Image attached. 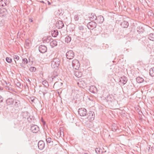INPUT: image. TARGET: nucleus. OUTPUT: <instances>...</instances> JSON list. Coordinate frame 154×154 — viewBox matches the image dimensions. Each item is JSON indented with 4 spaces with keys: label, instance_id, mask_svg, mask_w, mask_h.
Returning a JSON list of instances; mask_svg holds the SVG:
<instances>
[{
    "label": "nucleus",
    "instance_id": "1",
    "mask_svg": "<svg viewBox=\"0 0 154 154\" xmlns=\"http://www.w3.org/2000/svg\"><path fill=\"white\" fill-rule=\"evenodd\" d=\"M60 59L55 57L51 61V66L52 68L55 69H58L59 68V66L60 63Z\"/></svg>",
    "mask_w": 154,
    "mask_h": 154
},
{
    "label": "nucleus",
    "instance_id": "2",
    "mask_svg": "<svg viewBox=\"0 0 154 154\" xmlns=\"http://www.w3.org/2000/svg\"><path fill=\"white\" fill-rule=\"evenodd\" d=\"M72 65L73 68L75 69H78L80 67V63L77 60H73L72 62Z\"/></svg>",
    "mask_w": 154,
    "mask_h": 154
},
{
    "label": "nucleus",
    "instance_id": "3",
    "mask_svg": "<svg viewBox=\"0 0 154 154\" xmlns=\"http://www.w3.org/2000/svg\"><path fill=\"white\" fill-rule=\"evenodd\" d=\"M78 112L81 116H84L88 114L87 110L85 108H81L79 109Z\"/></svg>",
    "mask_w": 154,
    "mask_h": 154
},
{
    "label": "nucleus",
    "instance_id": "4",
    "mask_svg": "<svg viewBox=\"0 0 154 154\" xmlns=\"http://www.w3.org/2000/svg\"><path fill=\"white\" fill-rule=\"evenodd\" d=\"M83 15L80 12L76 13L74 14V19L76 21L81 20L82 18Z\"/></svg>",
    "mask_w": 154,
    "mask_h": 154
},
{
    "label": "nucleus",
    "instance_id": "5",
    "mask_svg": "<svg viewBox=\"0 0 154 154\" xmlns=\"http://www.w3.org/2000/svg\"><path fill=\"white\" fill-rule=\"evenodd\" d=\"M87 114L88 115L87 119L90 122L91 121L94 120L95 117V114L93 111H89Z\"/></svg>",
    "mask_w": 154,
    "mask_h": 154
},
{
    "label": "nucleus",
    "instance_id": "6",
    "mask_svg": "<svg viewBox=\"0 0 154 154\" xmlns=\"http://www.w3.org/2000/svg\"><path fill=\"white\" fill-rule=\"evenodd\" d=\"M66 56L67 59L69 60L72 59L74 57V53L72 51L69 50L66 52Z\"/></svg>",
    "mask_w": 154,
    "mask_h": 154
},
{
    "label": "nucleus",
    "instance_id": "7",
    "mask_svg": "<svg viewBox=\"0 0 154 154\" xmlns=\"http://www.w3.org/2000/svg\"><path fill=\"white\" fill-rule=\"evenodd\" d=\"M97 26V24L95 22L92 21L88 23L87 25V27L89 29H93L95 28Z\"/></svg>",
    "mask_w": 154,
    "mask_h": 154
},
{
    "label": "nucleus",
    "instance_id": "8",
    "mask_svg": "<svg viewBox=\"0 0 154 154\" xmlns=\"http://www.w3.org/2000/svg\"><path fill=\"white\" fill-rule=\"evenodd\" d=\"M39 128L37 125H32L30 128V130L33 133H37L39 131Z\"/></svg>",
    "mask_w": 154,
    "mask_h": 154
},
{
    "label": "nucleus",
    "instance_id": "9",
    "mask_svg": "<svg viewBox=\"0 0 154 154\" xmlns=\"http://www.w3.org/2000/svg\"><path fill=\"white\" fill-rule=\"evenodd\" d=\"M38 50L40 52L44 53L46 52L47 48L46 46L44 45H41L39 46Z\"/></svg>",
    "mask_w": 154,
    "mask_h": 154
},
{
    "label": "nucleus",
    "instance_id": "10",
    "mask_svg": "<svg viewBox=\"0 0 154 154\" xmlns=\"http://www.w3.org/2000/svg\"><path fill=\"white\" fill-rule=\"evenodd\" d=\"M38 149L42 150L45 147V144L43 141L40 140L38 142Z\"/></svg>",
    "mask_w": 154,
    "mask_h": 154
},
{
    "label": "nucleus",
    "instance_id": "11",
    "mask_svg": "<svg viewBox=\"0 0 154 154\" xmlns=\"http://www.w3.org/2000/svg\"><path fill=\"white\" fill-rule=\"evenodd\" d=\"M6 85L5 86V88L6 90H8L10 92L13 91V89L12 88V86L10 83L5 82Z\"/></svg>",
    "mask_w": 154,
    "mask_h": 154
},
{
    "label": "nucleus",
    "instance_id": "12",
    "mask_svg": "<svg viewBox=\"0 0 154 154\" xmlns=\"http://www.w3.org/2000/svg\"><path fill=\"white\" fill-rule=\"evenodd\" d=\"M28 61L26 58L22 59V62L20 63V65L22 67L25 68L26 65L28 63Z\"/></svg>",
    "mask_w": 154,
    "mask_h": 154
},
{
    "label": "nucleus",
    "instance_id": "13",
    "mask_svg": "<svg viewBox=\"0 0 154 154\" xmlns=\"http://www.w3.org/2000/svg\"><path fill=\"white\" fill-rule=\"evenodd\" d=\"M14 101L13 98H9L6 100V103L8 105H11L13 104Z\"/></svg>",
    "mask_w": 154,
    "mask_h": 154
},
{
    "label": "nucleus",
    "instance_id": "14",
    "mask_svg": "<svg viewBox=\"0 0 154 154\" xmlns=\"http://www.w3.org/2000/svg\"><path fill=\"white\" fill-rule=\"evenodd\" d=\"M96 20L97 23H101L103 22L104 18L103 16L100 15L97 17Z\"/></svg>",
    "mask_w": 154,
    "mask_h": 154
},
{
    "label": "nucleus",
    "instance_id": "15",
    "mask_svg": "<svg viewBox=\"0 0 154 154\" xmlns=\"http://www.w3.org/2000/svg\"><path fill=\"white\" fill-rule=\"evenodd\" d=\"M7 10L4 8H1L0 9V14L1 16H4L7 14Z\"/></svg>",
    "mask_w": 154,
    "mask_h": 154
},
{
    "label": "nucleus",
    "instance_id": "16",
    "mask_svg": "<svg viewBox=\"0 0 154 154\" xmlns=\"http://www.w3.org/2000/svg\"><path fill=\"white\" fill-rule=\"evenodd\" d=\"M64 26L63 22L61 20H59L57 22L56 24V26L58 27L59 29L62 28Z\"/></svg>",
    "mask_w": 154,
    "mask_h": 154
},
{
    "label": "nucleus",
    "instance_id": "17",
    "mask_svg": "<svg viewBox=\"0 0 154 154\" xmlns=\"http://www.w3.org/2000/svg\"><path fill=\"white\" fill-rule=\"evenodd\" d=\"M127 78L125 76H123L120 79L119 82H122L123 85H124L127 82Z\"/></svg>",
    "mask_w": 154,
    "mask_h": 154
},
{
    "label": "nucleus",
    "instance_id": "18",
    "mask_svg": "<svg viewBox=\"0 0 154 154\" xmlns=\"http://www.w3.org/2000/svg\"><path fill=\"white\" fill-rule=\"evenodd\" d=\"M22 116L23 118H25V119H27L28 120L29 122V113L27 112H23L22 113Z\"/></svg>",
    "mask_w": 154,
    "mask_h": 154
},
{
    "label": "nucleus",
    "instance_id": "19",
    "mask_svg": "<svg viewBox=\"0 0 154 154\" xmlns=\"http://www.w3.org/2000/svg\"><path fill=\"white\" fill-rule=\"evenodd\" d=\"M129 23L126 21H124L122 22L121 24V26L123 28H127L128 26Z\"/></svg>",
    "mask_w": 154,
    "mask_h": 154
},
{
    "label": "nucleus",
    "instance_id": "20",
    "mask_svg": "<svg viewBox=\"0 0 154 154\" xmlns=\"http://www.w3.org/2000/svg\"><path fill=\"white\" fill-rule=\"evenodd\" d=\"M48 90L47 87H45L42 89V90H40L39 92L40 94H41L42 93L44 96L45 94L48 93Z\"/></svg>",
    "mask_w": 154,
    "mask_h": 154
},
{
    "label": "nucleus",
    "instance_id": "21",
    "mask_svg": "<svg viewBox=\"0 0 154 154\" xmlns=\"http://www.w3.org/2000/svg\"><path fill=\"white\" fill-rule=\"evenodd\" d=\"M46 141L48 146H51L53 145V141L50 137H48L46 139Z\"/></svg>",
    "mask_w": 154,
    "mask_h": 154
},
{
    "label": "nucleus",
    "instance_id": "22",
    "mask_svg": "<svg viewBox=\"0 0 154 154\" xmlns=\"http://www.w3.org/2000/svg\"><path fill=\"white\" fill-rule=\"evenodd\" d=\"M90 20L94 21L96 20L97 17L96 15L94 13H91L90 15L89 16Z\"/></svg>",
    "mask_w": 154,
    "mask_h": 154
},
{
    "label": "nucleus",
    "instance_id": "23",
    "mask_svg": "<svg viewBox=\"0 0 154 154\" xmlns=\"http://www.w3.org/2000/svg\"><path fill=\"white\" fill-rule=\"evenodd\" d=\"M106 100L107 102L109 103V102H112L113 101L114 99L110 95H108L106 98Z\"/></svg>",
    "mask_w": 154,
    "mask_h": 154
},
{
    "label": "nucleus",
    "instance_id": "24",
    "mask_svg": "<svg viewBox=\"0 0 154 154\" xmlns=\"http://www.w3.org/2000/svg\"><path fill=\"white\" fill-rule=\"evenodd\" d=\"M50 45L52 48L56 46L57 45V42L55 40H52L50 42Z\"/></svg>",
    "mask_w": 154,
    "mask_h": 154
},
{
    "label": "nucleus",
    "instance_id": "25",
    "mask_svg": "<svg viewBox=\"0 0 154 154\" xmlns=\"http://www.w3.org/2000/svg\"><path fill=\"white\" fill-rule=\"evenodd\" d=\"M137 82L139 83H141L144 81V79L139 76L136 79Z\"/></svg>",
    "mask_w": 154,
    "mask_h": 154
},
{
    "label": "nucleus",
    "instance_id": "26",
    "mask_svg": "<svg viewBox=\"0 0 154 154\" xmlns=\"http://www.w3.org/2000/svg\"><path fill=\"white\" fill-rule=\"evenodd\" d=\"M148 38L150 40L154 41V34L151 33L148 36Z\"/></svg>",
    "mask_w": 154,
    "mask_h": 154
},
{
    "label": "nucleus",
    "instance_id": "27",
    "mask_svg": "<svg viewBox=\"0 0 154 154\" xmlns=\"http://www.w3.org/2000/svg\"><path fill=\"white\" fill-rule=\"evenodd\" d=\"M14 106L16 107H18L20 105V101L17 99L15 100Z\"/></svg>",
    "mask_w": 154,
    "mask_h": 154
},
{
    "label": "nucleus",
    "instance_id": "28",
    "mask_svg": "<svg viewBox=\"0 0 154 154\" xmlns=\"http://www.w3.org/2000/svg\"><path fill=\"white\" fill-rule=\"evenodd\" d=\"M52 32H53L52 33V35L54 37H57L58 34V32L57 30H54Z\"/></svg>",
    "mask_w": 154,
    "mask_h": 154
},
{
    "label": "nucleus",
    "instance_id": "29",
    "mask_svg": "<svg viewBox=\"0 0 154 154\" xmlns=\"http://www.w3.org/2000/svg\"><path fill=\"white\" fill-rule=\"evenodd\" d=\"M78 84L80 87H82L86 85V83L84 81L82 82L81 81L78 82Z\"/></svg>",
    "mask_w": 154,
    "mask_h": 154
},
{
    "label": "nucleus",
    "instance_id": "30",
    "mask_svg": "<svg viewBox=\"0 0 154 154\" xmlns=\"http://www.w3.org/2000/svg\"><path fill=\"white\" fill-rule=\"evenodd\" d=\"M149 73L151 76H154V67L150 69Z\"/></svg>",
    "mask_w": 154,
    "mask_h": 154
},
{
    "label": "nucleus",
    "instance_id": "31",
    "mask_svg": "<svg viewBox=\"0 0 154 154\" xmlns=\"http://www.w3.org/2000/svg\"><path fill=\"white\" fill-rule=\"evenodd\" d=\"M137 32H138L139 34L143 33L144 31V29L142 27L140 28V27H137Z\"/></svg>",
    "mask_w": 154,
    "mask_h": 154
},
{
    "label": "nucleus",
    "instance_id": "32",
    "mask_svg": "<svg viewBox=\"0 0 154 154\" xmlns=\"http://www.w3.org/2000/svg\"><path fill=\"white\" fill-rule=\"evenodd\" d=\"M71 40V37L69 36H67L65 38V42L67 43H69Z\"/></svg>",
    "mask_w": 154,
    "mask_h": 154
},
{
    "label": "nucleus",
    "instance_id": "33",
    "mask_svg": "<svg viewBox=\"0 0 154 154\" xmlns=\"http://www.w3.org/2000/svg\"><path fill=\"white\" fill-rule=\"evenodd\" d=\"M58 74L57 72H53V75L51 76V78L52 79V80H53L54 78L56 77V76H57Z\"/></svg>",
    "mask_w": 154,
    "mask_h": 154
},
{
    "label": "nucleus",
    "instance_id": "34",
    "mask_svg": "<svg viewBox=\"0 0 154 154\" xmlns=\"http://www.w3.org/2000/svg\"><path fill=\"white\" fill-rule=\"evenodd\" d=\"M79 29L81 32H83L84 29L83 26H79Z\"/></svg>",
    "mask_w": 154,
    "mask_h": 154
},
{
    "label": "nucleus",
    "instance_id": "35",
    "mask_svg": "<svg viewBox=\"0 0 154 154\" xmlns=\"http://www.w3.org/2000/svg\"><path fill=\"white\" fill-rule=\"evenodd\" d=\"M42 84L44 85L45 87H47L48 86V83L46 81H43Z\"/></svg>",
    "mask_w": 154,
    "mask_h": 154
},
{
    "label": "nucleus",
    "instance_id": "36",
    "mask_svg": "<svg viewBox=\"0 0 154 154\" xmlns=\"http://www.w3.org/2000/svg\"><path fill=\"white\" fill-rule=\"evenodd\" d=\"M25 43L26 46L28 47H29V44L30 43V42L29 40H28V39H27L26 40Z\"/></svg>",
    "mask_w": 154,
    "mask_h": 154
},
{
    "label": "nucleus",
    "instance_id": "37",
    "mask_svg": "<svg viewBox=\"0 0 154 154\" xmlns=\"http://www.w3.org/2000/svg\"><path fill=\"white\" fill-rule=\"evenodd\" d=\"M6 61L8 63H10L12 62V59L9 57H7L6 58Z\"/></svg>",
    "mask_w": 154,
    "mask_h": 154
},
{
    "label": "nucleus",
    "instance_id": "38",
    "mask_svg": "<svg viewBox=\"0 0 154 154\" xmlns=\"http://www.w3.org/2000/svg\"><path fill=\"white\" fill-rule=\"evenodd\" d=\"M36 70V68L34 67H31L29 69V70L31 72H35Z\"/></svg>",
    "mask_w": 154,
    "mask_h": 154
},
{
    "label": "nucleus",
    "instance_id": "39",
    "mask_svg": "<svg viewBox=\"0 0 154 154\" xmlns=\"http://www.w3.org/2000/svg\"><path fill=\"white\" fill-rule=\"evenodd\" d=\"M13 57L14 59L16 60H19V57L17 55H14L13 56Z\"/></svg>",
    "mask_w": 154,
    "mask_h": 154
},
{
    "label": "nucleus",
    "instance_id": "40",
    "mask_svg": "<svg viewBox=\"0 0 154 154\" xmlns=\"http://www.w3.org/2000/svg\"><path fill=\"white\" fill-rule=\"evenodd\" d=\"M100 148H96L95 149L96 152L97 154H99V153L100 152Z\"/></svg>",
    "mask_w": 154,
    "mask_h": 154
},
{
    "label": "nucleus",
    "instance_id": "41",
    "mask_svg": "<svg viewBox=\"0 0 154 154\" xmlns=\"http://www.w3.org/2000/svg\"><path fill=\"white\" fill-rule=\"evenodd\" d=\"M3 100V98L0 95V103L2 102Z\"/></svg>",
    "mask_w": 154,
    "mask_h": 154
},
{
    "label": "nucleus",
    "instance_id": "42",
    "mask_svg": "<svg viewBox=\"0 0 154 154\" xmlns=\"http://www.w3.org/2000/svg\"><path fill=\"white\" fill-rule=\"evenodd\" d=\"M51 37H48L47 39L46 42H48L50 41V39H51Z\"/></svg>",
    "mask_w": 154,
    "mask_h": 154
},
{
    "label": "nucleus",
    "instance_id": "43",
    "mask_svg": "<svg viewBox=\"0 0 154 154\" xmlns=\"http://www.w3.org/2000/svg\"><path fill=\"white\" fill-rule=\"evenodd\" d=\"M16 85L18 87H20V85H21L20 83H19V82H17V84H16Z\"/></svg>",
    "mask_w": 154,
    "mask_h": 154
},
{
    "label": "nucleus",
    "instance_id": "44",
    "mask_svg": "<svg viewBox=\"0 0 154 154\" xmlns=\"http://www.w3.org/2000/svg\"><path fill=\"white\" fill-rule=\"evenodd\" d=\"M78 72H75V73H74V74L75 76L76 77H81V76H79V77H78V75H77V74H78Z\"/></svg>",
    "mask_w": 154,
    "mask_h": 154
},
{
    "label": "nucleus",
    "instance_id": "45",
    "mask_svg": "<svg viewBox=\"0 0 154 154\" xmlns=\"http://www.w3.org/2000/svg\"><path fill=\"white\" fill-rule=\"evenodd\" d=\"M2 5L3 7H4V6L6 5V4L5 3H4V4H2Z\"/></svg>",
    "mask_w": 154,
    "mask_h": 154
},
{
    "label": "nucleus",
    "instance_id": "46",
    "mask_svg": "<svg viewBox=\"0 0 154 154\" xmlns=\"http://www.w3.org/2000/svg\"><path fill=\"white\" fill-rule=\"evenodd\" d=\"M57 12L58 13V11H56L55 12V13L56 14V15H57L56 16H59L60 15V14L59 13L58 14H57L56 13Z\"/></svg>",
    "mask_w": 154,
    "mask_h": 154
},
{
    "label": "nucleus",
    "instance_id": "47",
    "mask_svg": "<svg viewBox=\"0 0 154 154\" xmlns=\"http://www.w3.org/2000/svg\"><path fill=\"white\" fill-rule=\"evenodd\" d=\"M46 2L48 3V4L49 5H50L51 4V3L50 2H49L48 1H46Z\"/></svg>",
    "mask_w": 154,
    "mask_h": 154
},
{
    "label": "nucleus",
    "instance_id": "48",
    "mask_svg": "<svg viewBox=\"0 0 154 154\" xmlns=\"http://www.w3.org/2000/svg\"><path fill=\"white\" fill-rule=\"evenodd\" d=\"M42 122H43L44 125H45L46 124L45 122L43 120H42Z\"/></svg>",
    "mask_w": 154,
    "mask_h": 154
},
{
    "label": "nucleus",
    "instance_id": "49",
    "mask_svg": "<svg viewBox=\"0 0 154 154\" xmlns=\"http://www.w3.org/2000/svg\"><path fill=\"white\" fill-rule=\"evenodd\" d=\"M33 21V20L32 19H29V22H32Z\"/></svg>",
    "mask_w": 154,
    "mask_h": 154
},
{
    "label": "nucleus",
    "instance_id": "50",
    "mask_svg": "<svg viewBox=\"0 0 154 154\" xmlns=\"http://www.w3.org/2000/svg\"><path fill=\"white\" fill-rule=\"evenodd\" d=\"M27 81H28V82H29V83H30V81L29 79H28V80H27Z\"/></svg>",
    "mask_w": 154,
    "mask_h": 154
},
{
    "label": "nucleus",
    "instance_id": "51",
    "mask_svg": "<svg viewBox=\"0 0 154 154\" xmlns=\"http://www.w3.org/2000/svg\"><path fill=\"white\" fill-rule=\"evenodd\" d=\"M34 100V99H31V101L32 102H33Z\"/></svg>",
    "mask_w": 154,
    "mask_h": 154
},
{
    "label": "nucleus",
    "instance_id": "52",
    "mask_svg": "<svg viewBox=\"0 0 154 154\" xmlns=\"http://www.w3.org/2000/svg\"><path fill=\"white\" fill-rule=\"evenodd\" d=\"M41 2L42 3H45L43 1H41Z\"/></svg>",
    "mask_w": 154,
    "mask_h": 154
},
{
    "label": "nucleus",
    "instance_id": "53",
    "mask_svg": "<svg viewBox=\"0 0 154 154\" xmlns=\"http://www.w3.org/2000/svg\"><path fill=\"white\" fill-rule=\"evenodd\" d=\"M3 2V1H1V2H0V3H1H1H2V2Z\"/></svg>",
    "mask_w": 154,
    "mask_h": 154
},
{
    "label": "nucleus",
    "instance_id": "54",
    "mask_svg": "<svg viewBox=\"0 0 154 154\" xmlns=\"http://www.w3.org/2000/svg\"><path fill=\"white\" fill-rule=\"evenodd\" d=\"M150 148V147H149V149H149H149Z\"/></svg>",
    "mask_w": 154,
    "mask_h": 154
},
{
    "label": "nucleus",
    "instance_id": "55",
    "mask_svg": "<svg viewBox=\"0 0 154 154\" xmlns=\"http://www.w3.org/2000/svg\"><path fill=\"white\" fill-rule=\"evenodd\" d=\"M84 154H88L87 153H85Z\"/></svg>",
    "mask_w": 154,
    "mask_h": 154
}]
</instances>
